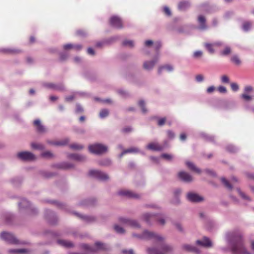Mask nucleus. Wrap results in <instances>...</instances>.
<instances>
[{"instance_id":"43","label":"nucleus","mask_w":254,"mask_h":254,"mask_svg":"<svg viewBox=\"0 0 254 254\" xmlns=\"http://www.w3.org/2000/svg\"><path fill=\"white\" fill-rule=\"evenodd\" d=\"M124 44L129 47H132L133 46V43L131 41H127L125 42Z\"/></svg>"},{"instance_id":"14","label":"nucleus","mask_w":254,"mask_h":254,"mask_svg":"<svg viewBox=\"0 0 254 254\" xmlns=\"http://www.w3.org/2000/svg\"><path fill=\"white\" fill-rule=\"evenodd\" d=\"M184 249L188 251L193 252L196 253H198L199 252L194 247L192 246H190L189 245H186L184 246Z\"/></svg>"},{"instance_id":"28","label":"nucleus","mask_w":254,"mask_h":254,"mask_svg":"<svg viewBox=\"0 0 254 254\" xmlns=\"http://www.w3.org/2000/svg\"><path fill=\"white\" fill-rule=\"evenodd\" d=\"M193 56L195 58H200L202 56V52L201 51H196L193 53Z\"/></svg>"},{"instance_id":"25","label":"nucleus","mask_w":254,"mask_h":254,"mask_svg":"<svg viewBox=\"0 0 254 254\" xmlns=\"http://www.w3.org/2000/svg\"><path fill=\"white\" fill-rule=\"evenodd\" d=\"M114 229L115 231L118 233H124L125 231L123 229V228L121 227H120L118 225H115L114 227Z\"/></svg>"},{"instance_id":"35","label":"nucleus","mask_w":254,"mask_h":254,"mask_svg":"<svg viewBox=\"0 0 254 254\" xmlns=\"http://www.w3.org/2000/svg\"><path fill=\"white\" fill-rule=\"evenodd\" d=\"M161 157L167 160H171L173 158L171 155L167 154H163L161 155Z\"/></svg>"},{"instance_id":"42","label":"nucleus","mask_w":254,"mask_h":254,"mask_svg":"<svg viewBox=\"0 0 254 254\" xmlns=\"http://www.w3.org/2000/svg\"><path fill=\"white\" fill-rule=\"evenodd\" d=\"M198 21H199V22L201 24H203L205 21V18L202 16H200L198 18Z\"/></svg>"},{"instance_id":"33","label":"nucleus","mask_w":254,"mask_h":254,"mask_svg":"<svg viewBox=\"0 0 254 254\" xmlns=\"http://www.w3.org/2000/svg\"><path fill=\"white\" fill-rule=\"evenodd\" d=\"M231 52V49L229 47H226L224 51H223L222 52H221V54L222 55H224V56H226V55H227L228 54H229Z\"/></svg>"},{"instance_id":"54","label":"nucleus","mask_w":254,"mask_h":254,"mask_svg":"<svg viewBox=\"0 0 254 254\" xmlns=\"http://www.w3.org/2000/svg\"><path fill=\"white\" fill-rule=\"evenodd\" d=\"M187 138V136L186 135V134H181V135H180V139L181 140L184 141Z\"/></svg>"},{"instance_id":"37","label":"nucleus","mask_w":254,"mask_h":254,"mask_svg":"<svg viewBox=\"0 0 254 254\" xmlns=\"http://www.w3.org/2000/svg\"><path fill=\"white\" fill-rule=\"evenodd\" d=\"M71 148L75 150H80L82 149L83 146L81 145L75 144L71 145Z\"/></svg>"},{"instance_id":"5","label":"nucleus","mask_w":254,"mask_h":254,"mask_svg":"<svg viewBox=\"0 0 254 254\" xmlns=\"http://www.w3.org/2000/svg\"><path fill=\"white\" fill-rule=\"evenodd\" d=\"M187 198L189 201L193 202H201L204 200L203 196L194 192L188 193L187 194Z\"/></svg>"},{"instance_id":"55","label":"nucleus","mask_w":254,"mask_h":254,"mask_svg":"<svg viewBox=\"0 0 254 254\" xmlns=\"http://www.w3.org/2000/svg\"><path fill=\"white\" fill-rule=\"evenodd\" d=\"M130 225L134 227H138V224L135 221H131Z\"/></svg>"},{"instance_id":"61","label":"nucleus","mask_w":254,"mask_h":254,"mask_svg":"<svg viewBox=\"0 0 254 254\" xmlns=\"http://www.w3.org/2000/svg\"><path fill=\"white\" fill-rule=\"evenodd\" d=\"M72 99H73V97L72 96H69V97H68L66 98V100L69 101L70 100H72Z\"/></svg>"},{"instance_id":"50","label":"nucleus","mask_w":254,"mask_h":254,"mask_svg":"<svg viewBox=\"0 0 254 254\" xmlns=\"http://www.w3.org/2000/svg\"><path fill=\"white\" fill-rule=\"evenodd\" d=\"M121 194L125 195H127L128 196H133L131 194V192L129 191H126L125 192H121Z\"/></svg>"},{"instance_id":"10","label":"nucleus","mask_w":254,"mask_h":254,"mask_svg":"<svg viewBox=\"0 0 254 254\" xmlns=\"http://www.w3.org/2000/svg\"><path fill=\"white\" fill-rule=\"evenodd\" d=\"M147 148L153 151H158L162 149V147L156 142H152L148 144Z\"/></svg>"},{"instance_id":"16","label":"nucleus","mask_w":254,"mask_h":254,"mask_svg":"<svg viewBox=\"0 0 254 254\" xmlns=\"http://www.w3.org/2000/svg\"><path fill=\"white\" fill-rule=\"evenodd\" d=\"M34 125L36 126L37 129L39 131H42L44 130L43 126L41 125L40 121L39 120H36L34 121Z\"/></svg>"},{"instance_id":"26","label":"nucleus","mask_w":254,"mask_h":254,"mask_svg":"<svg viewBox=\"0 0 254 254\" xmlns=\"http://www.w3.org/2000/svg\"><path fill=\"white\" fill-rule=\"evenodd\" d=\"M139 105L143 113H145L147 112V110L145 108V103L144 101H140L139 102Z\"/></svg>"},{"instance_id":"20","label":"nucleus","mask_w":254,"mask_h":254,"mask_svg":"<svg viewBox=\"0 0 254 254\" xmlns=\"http://www.w3.org/2000/svg\"><path fill=\"white\" fill-rule=\"evenodd\" d=\"M26 250L25 249H19V250H10L9 252L11 253L16 254H22L26 253Z\"/></svg>"},{"instance_id":"63","label":"nucleus","mask_w":254,"mask_h":254,"mask_svg":"<svg viewBox=\"0 0 254 254\" xmlns=\"http://www.w3.org/2000/svg\"><path fill=\"white\" fill-rule=\"evenodd\" d=\"M77 110L79 112H81V111H82L83 109L81 107H78L77 108Z\"/></svg>"},{"instance_id":"36","label":"nucleus","mask_w":254,"mask_h":254,"mask_svg":"<svg viewBox=\"0 0 254 254\" xmlns=\"http://www.w3.org/2000/svg\"><path fill=\"white\" fill-rule=\"evenodd\" d=\"M242 97L246 101H249L252 100V97L246 94H243L242 95Z\"/></svg>"},{"instance_id":"59","label":"nucleus","mask_w":254,"mask_h":254,"mask_svg":"<svg viewBox=\"0 0 254 254\" xmlns=\"http://www.w3.org/2000/svg\"><path fill=\"white\" fill-rule=\"evenodd\" d=\"M174 193L176 195L179 194L181 193V190H176Z\"/></svg>"},{"instance_id":"27","label":"nucleus","mask_w":254,"mask_h":254,"mask_svg":"<svg viewBox=\"0 0 254 254\" xmlns=\"http://www.w3.org/2000/svg\"><path fill=\"white\" fill-rule=\"evenodd\" d=\"M231 87L233 91H237L239 90V85L236 83H232L231 84Z\"/></svg>"},{"instance_id":"57","label":"nucleus","mask_w":254,"mask_h":254,"mask_svg":"<svg viewBox=\"0 0 254 254\" xmlns=\"http://www.w3.org/2000/svg\"><path fill=\"white\" fill-rule=\"evenodd\" d=\"M184 4H186L185 3H184V2H181L179 4V8L180 9H183V7H182V5H184Z\"/></svg>"},{"instance_id":"22","label":"nucleus","mask_w":254,"mask_h":254,"mask_svg":"<svg viewBox=\"0 0 254 254\" xmlns=\"http://www.w3.org/2000/svg\"><path fill=\"white\" fill-rule=\"evenodd\" d=\"M95 248H94V251L100 250V249H104L105 248L102 244H101L100 242H97L95 244Z\"/></svg>"},{"instance_id":"4","label":"nucleus","mask_w":254,"mask_h":254,"mask_svg":"<svg viewBox=\"0 0 254 254\" xmlns=\"http://www.w3.org/2000/svg\"><path fill=\"white\" fill-rule=\"evenodd\" d=\"M17 157L20 160L24 161H31L35 159V156L31 152L23 151L17 154Z\"/></svg>"},{"instance_id":"29","label":"nucleus","mask_w":254,"mask_h":254,"mask_svg":"<svg viewBox=\"0 0 254 254\" xmlns=\"http://www.w3.org/2000/svg\"><path fill=\"white\" fill-rule=\"evenodd\" d=\"M42 156L45 158H50L52 157L53 155L51 152L47 151L42 153Z\"/></svg>"},{"instance_id":"60","label":"nucleus","mask_w":254,"mask_h":254,"mask_svg":"<svg viewBox=\"0 0 254 254\" xmlns=\"http://www.w3.org/2000/svg\"><path fill=\"white\" fill-rule=\"evenodd\" d=\"M50 99L51 100L54 101V100H55L57 99V97L55 96H52L50 97Z\"/></svg>"},{"instance_id":"49","label":"nucleus","mask_w":254,"mask_h":254,"mask_svg":"<svg viewBox=\"0 0 254 254\" xmlns=\"http://www.w3.org/2000/svg\"><path fill=\"white\" fill-rule=\"evenodd\" d=\"M253 90L252 87L251 86H247L245 88V91L246 92H249Z\"/></svg>"},{"instance_id":"21","label":"nucleus","mask_w":254,"mask_h":254,"mask_svg":"<svg viewBox=\"0 0 254 254\" xmlns=\"http://www.w3.org/2000/svg\"><path fill=\"white\" fill-rule=\"evenodd\" d=\"M108 114H109L108 111L107 110L104 109V110H102L100 112L99 116H100V118H104L106 117L108 115Z\"/></svg>"},{"instance_id":"39","label":"nucleus","mask_w":254,"mask_h":254,"mask_svg":"<svg viewBox=\"0 0 254 254\" xmlns=\"http://www.w3.org/2000/svg\"><path fill=\"white\" fill-rule=\"evenodd\" d=\"M219 91L221 93H226L227 92V89L226 88V87H225L224 86H219L218 88Z\"/></svg>"},{"instance_id":"18","label":"nucleus","mask_w":254,"mask_h":254,"mask_svg":"<svg viewBox=\"0 0 254 254\" xmlns=\"http://www.w3.org/2000/svg\"><path fill=\"white\" fill-rule=\"evenodd\" d=\"M225 239L227 243H229L232 239H234L233 234L232 233H227L225 235Z\"/></svg>"},{"instance_id":"48","label":"nucleus","mask_w":254,"mask_h":254,"mask_svg":"<svg viewBox=\"0 0 254 254\" xmlns=\"http://www.w3.org/2000/svg\"><path fill=\"white\" fill-rule=\"evenodd\" d=\"M87 52L89 55H94L95 54L94 51L91 48H89L87 50Z\"/></svg>"},{"instance_id":"7","label":"nucleus","mask_w":254,"mask_h":254,"mask_svg":"<svg viewBox=\"0 0 254 254\" xmlns=\"http://www.w3.org/2000/svg\"><path fill=\"white\" fill-rule=\"evenodd\" d=\"M1 239L11 243H15L16 240L14 236L10 233L2 232L0 235Z\"/></svg>"},{"instance_id":"31","label":"nucleus","mask_w":254,"mask_h":254,"mask_svg":"<svg viewBox=\"0 0 254 254\" xmlns=\"http://www.w3.org/2000/svg\"><path fill=\"white\" fill-rule=\"evenodd\" d=\"M232 61L235 63L236 64H240V63H241V61L240 60V59L239 58V57L237 56H234L232 58Z\"/></svg>"},{"instance_id":"3","label":"nucleus","mask_w":254,"mask_h":254,"mask_svg":"<svg viewBox=\"0 0 254 254\" xmlns=\"http://www.w3.org/2000/svg\"><path fill=\"white\" fill-rule=\"evenodd\" d=\"M89 175L91 177L97 178L100 180H106L109 179L107 174L97 170H91Z\"/></svg>"},{"instance_id":"47","label":"nucleus","mask_w":254,"mask_h":254,"mask_svg":"<svg viewBox=\"0 0 254 254\" xmlns=\"http://www.w3.org/2000/svg\"><path fill=\"white\" fill-rule=\"evenodd\" d=\"M164 11H165V13L167 15L169 16V15H171V11H170V10L169 9V8L168 7H165L164 8Z\"/></svg>"},{"instance_id":"17","label":"nucleus","mask_w":254,"mask_h":254,"mask_svg":"<svg viewBox=\"0 0 254 254\" xmlns=\"http://www.w3.org/2000/svg\"><path fill=\"white\" fill-rule=\"evenodd\" d=\"M173 69V68L172 66L170 65H166L164 66H162L160 67L158 70V72L160 73L162 70H165L167 71L170 72L172 71Z\"/></svg>"},{"instance_id":"64","label":"nucleus","mask_w":254,"mask_h":254,"mask_svg":"<svg viewBox=\"0 0 254 254\" xmlns=\"http://www.w3.org/2000/svg\"><path fill=\"white\" fill-rule=\"evenodd\" d=\"M240 194L242 195V196L244 198H246L245 196V195L242 193L241 192V191L239 192Z\"/></svg>"},{"instance_id":"23","label":"nucleus","mask_w":254,"mask_h":254,"mask_svg":"<svg viewBox=\"0 0 254 254\" xmlns=\"http://www.w3.org/2000/svg\"><path fill=\"white\" fill-rule=\"evenodd\" d=\"M221 80L222 82L224 83H228L230 82L229 77L226 75H223L221 77Z\"/></svg>"},{"instance_id":"45","label":"nucleus","mask_w":254,"mask_h":254,"mask_svg":"<svg viewBox=\"0 0 254 254\" xmlns=\"http://www.w3.org/2000/svg\"><path fill=\"white\" fill-rule=\"evenodd\" d=\"M151 216L152 215H150V214L146 213L143 215V219L145 221L147 222L149 220V218H150Z\"/></svg>"},{"instance_id":"56","label":"nucleus","mask_w":254,"mask_h":254,"mask_svg":"<svg viewBox=\"0 0 254 254\" xmlns=\"http://www.w3.org/2000/svg\"><path fill=\"white\" fill-rule=\"evenodd\" d=\"M125 253L128 254H133V252L132 250H129L128 251H124Z\"/></svg>"},{"instance_id":"9","label":"nucleus","mask_w":254,"mask_h":254,"mask_svg":"<svg viewBox=\"0 0 254 254\" xmlns=\"http://www.w3.org/2000/svg\"><path fill=\"white\" fill-rule=\"evenodd\" d=\"M168 251V249L166 248L159 250H156L154 248H151L148 250V254H167Z\"/></svg>"},{"instance_id":"19","label":"nucleus","mask_w":254,"mask_h":254,"mask_svg":"<svg viewBox=\"0 0 254 254\" xmlns=\"http://www.w3.org/2000/svg\"><path fill=\"white\" fill-rule=\"evenodd\" d=\"M73 47H74L76 49H80L81 48V47L79 45H76V46H73V45H72L71 44H66L64 46V48L65 50L69 49L72 48Z\"/></svg>"},{"instance_id":"53","label":"nucleus","mask_w":254,"mask_h":254,"mask_svg":"<svg viewBox=\"0 0 254 254\" xmlns=\"http://www.w3.org/2000/svg\"><path fill=\"white\" fill-rule=\"evenodd\" d=\"M160 225H164L165 223V221L164 219L162 218V219H160L159 221H158Z\"/></svg>"},{"instance_id":"32","label":"nucleus","mask_w":254,"mask_h":254,"mask_svg":"<svg viewBox=\"0 0 254 254\" xmlns=\"http://www.w3.org/2000/svg\"><path fill=\"white\" fill-rule=\"evenodd\" d=\"M205 46L208 51V52L210 53H213L214 52V49L212 48V46L210 44H206Z\"/></svg>"},{"instance_id":"40","label":"nucleus","mask_w":254,"mask_h":254,"mask_svg":"<svg viewBox=\"0 0 254 254\" xmlns=\"http://www.w3.org/2000/svg\"><path fill=\"white\" fill-rule=\"evenodd\" d=\"M20 205L24 207L29 205V202L26 200H23L20 202Z\"/></svg>"},{"instance_id":"44","label":"nucleus","mask_w":254,"mask_h":254,"mask_svg":"<svg viewBox=\"0 0 254 254\" xmlns=\"http://www.w3.org/2000/svg\"><path fill=\"white\" fill-rule=\"evenodd\" d=\"M215 90V87L214 86H211L209 87L207 89V92L209 93L213 92Z\"/></svg>"},{"instance_id":"24","label":"nucleus","mask_w":254,"mask_h":254,"mask_svg":"<svg viewBox=\"0 0 254 254\" xmlns=\"http://www.w3.org/2000/svg\"><path fill=\"white\" fill-rule=\"evenodd\" d=\"M221 181L226 188L229 189H232V186L229 184L228 182L225 178H221Z\"/></svg>"},{"instance_id":"6","label":"nucleus","mask_w":254,"mask_h":254,"mask_svg":"<svg viewBox=\"0 0 254 254\" xmlns=\"http://www.w3.org/2000/svg\"><path fill=\"white\" fill-rule=\"evenodd\" d=\"M196 244L206 248H210L212 246V243L210 239L206 237L202 238L201 240H197Z\"/></svg>"},{"instance_id":"58","label":"nucleus","mask_w":254,"mask_h":254,"mask_svg":"<svg viewBox=\"0 0 254 254\" xmlns=\"http://www.w3.org/2000/svg\"><path fill=\"white\" fill-rule=\"evenodd\" d=\"M251 247H252V250L254 251V241H252L251 243Z\"/></svg>"},{"instance_id":"13","label":"nucleus","mask_w":254,"mask_h":254,"mask_svg":"<svg viewBox=\"0 0 254 254\" xmlns=\"http://www.w3.org/2000/svg\"><path fill=\"white\" fill-rule=\"evenodd\" d=\"M154 64V62H146L144 63L143 67L146 70H150L153 68Z\"/></svg>"},{"instance_id":"8","label":"nucleus","mask_w":254,"mask_h":254,"mask_svg":"<svg viewBox=\"0 0 254 254\" xmlns=\"http://www.w3.org/2000/svg\"><path fill=\"white\" fill-rule=\"evenodd\" d=\"M178 177L182 181L185 182H190L192 181V177L188 173L182 171L178 173Z\"/></svg>"},{"instance_id":"2","label":"nucleus","mask_w":254,"mask_h":254,"mask_svg":"<svg viewBox=\"0 0 254 254\" xmlns=\"http://www.w3.org/2000/svg\"><path fill=\"white\" fill-rule=\"evenodd\" d=\"M231 251L233 254H251L241 243H237L233 246Z\"/></svg>"},{"instance_id":"62","label":"nucleus","mask_w":254,"mask_h":254,"mask_svg":"<svg viewBox=\"0 0 254 254\" xmlns=\"http://www.w3.org/2000/svg\"><path fill=\"white\" fill-rule=\"evenodd\" d=\"M85 120V118L83 116H81L80 117V118H79V120L81 121V122H83Z\"/></svg>"},{"instance_id":"12","label":"nucleus","mask_w":254,"mask_h":254,"mask_svg":"<svg viewBox=\"0 0 254 254\" xmlns=\"http://www.w3.org/2000/svg\"><path fill=\"white\" fill-rule=\"evenodd\" d=\"M186 165H187L188 168L190 169L191 171H193L198 174H200V173H201L200 170L199 169L197 168V167H196L192 163H191L190 162H187Z\"/></svg>"},{"instance_id":"15","label":"nucleus","mask_w":254,"mask_h":254,"mask_svg":"<svg viewBox=\"0 0 254 254\" xmlns=\"http://www.w3.org/2000/svg\"><path fill=\"white\" fill-rule=\"evenodd\" d=\"M138 152V150L136 148H130L129 149H127L125 150L123 153H122L120 155V157H122L123 155L127 153H133V152Z\"/></svg>"},{"instance_id":"38","label":"nucleus","mask_w":254,"mask_h":254,"mask_svg":"<svg viewBox=\"0 0 254 254\" xmlns=\"http://www.w3.org/2000/svg\"><path fill=\"white\" fill-rule=\"evenodd\" d=\"M251 26V25L250 23H249L248 22H246L243 25V29H244V30L247 31L250 29Z\"/></svg>"},{"instance_id":"1","label":"nucleus","mask_w":254,"mask_h":254,"mask_svg":"<svg viewBox=\"0 0 254 254\" xmlns=\"http://www.w3.org/2000/svg\"><path fill=\"white\" fill-rule=\"evenodd\" d=\"M89 150L92 153L100 155L107 152L108 147L104 144L96 143L89 145Z\"/></svg>"},{"instance_id":"34","label":"nucleus","mask_w":254,"mask_h":254,"mask_svg":"<svg viewBox=\"0 0 254 254\" xmlns=\"http://www.w3.org/2000/svg\"><path fill=\"white\" fill-rule=\"evenodd\" d=\"M154 236V235L151 233V232L145 231L144 233V236L143 237L145 238H152Z\"/></svg>"},{"instance_id":"30","label":"nucleus","mask_w":254,"mask_h":254,"mask_svg":"<svg viewBox=\"0 0 254 254\" xmlns=\"http://www.w3.org/2000/svg\"><path fill=\"white\" fill-rule=\"evenodd\" d=\"M59 242L61 245H62L64 246H65V247H70L72 246V244H71L69 242L65 241H60Z\"/></svg>"},{"instance_id":"46","label":"nucleus","mask_w":254,"mask_h":254,"mask_svg":"<svg viewBox=\"0 0 254 254\" xmlns=\"http://www.w3.org/2000/svg\"><path fill=\"white\" fill-rule=\"evenodd\" d=\"M165 122V119L162 118V119L159 120V121L158 122V125H159L160 126H162L164 124Z\"/></svg>"},{"instance_id":"11","label":"nucleus","mask_w":254,"mask_h":254,"mask_svg":"<svg viewBox=\"0 0 254 254\" xmlns=\"http://www.w3.org/2000/svg\"><path fill=\"white\" fill-rule=\"evenodd\" d=\"M111 23L114 26L119 28L122 26L121 21L119 18L117 17H113L111 19Z\"/></svg>"},{"instance_id":"41","label":"nucleus","mask_w":254,"mask_h":254,"mask_svg":"<svg viewBox=\"0 0 254 254\" xmlns=\"http://www.w3.org/2000/svg\"><path fill=\"white\" fill-rule=\"evenodd\" d=\"M204 79V78H203V76L202 75H197L196 76V80L198 81V82H201Z\"/></svg>"},{"instance_id":"52","label":"nucleus","mask_w":254,"mask_h":254,"mask_svg":"<svg viewBox=\"0 0 254 254\" xmlns=\"http://www.w3.org/2000/svg\"><path fill=\"white\" fill-rule=\"evenodd\" d=\"M153 44V41L151 40H147L145 42V45L147 46L151 45Z\"/></svg>"},{"instance_id":"51","label":"nucleus","mask_w":254,"mask_h":254,"mask_svg":"<svg viewBox=\"0 0 254 254\" xmlns=\"http://www.w3.org/2000/svg\"><path fill=\"white\" fill-rule=\"evenodd\" d=\"M31 147L34 149H38L41 148V146L40 145L35 143H32Z\"/></svg>"}]
</instances>
